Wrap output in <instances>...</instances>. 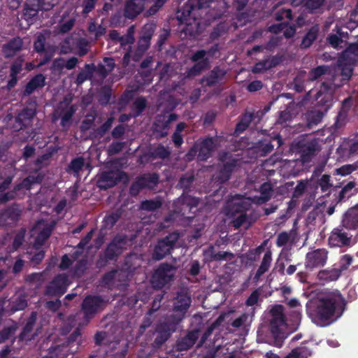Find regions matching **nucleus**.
<instances>
[{"label":"nucleus","instance_id":"4c0bfd02","mask_svg":"<svg viewBox=\"0 0 358 358\" xmlns=\"http://www.w3.org/2000/svg\"><path fill=\"white\" fill-rule=\"evenodd\" d=\"M148 102L144 96L137 97L131 106V112L133 114V118L139 117L145 110Z\"/></svg>","mask_w":358,"mask_h":358},{"label":"nucleus","instance_id":"774afa93","mask_svg":"<svg viewBox=\"0 0 358 358\" xmlns=\"http://www.w3.org/2000/svg\"><path fill=\"white\" fill-rule=\"evenodd\" d=\"M45 38L43 34H39L34 43V49L38 53L45 52Z\"/></svg>","mask_w":358,"mask_h":358},{"label":"nucleus","instance_id":"bf43d9fd","mask_svg":"<svg viewBox=\"0 0 358 358\" xmlns=\"http://www.w3.org/2000/svg\"><path fill=\"white\" fill-rule=\"evenodd\" d=\"M271 69V68L270 66L269 59H265L255 64L252 69V72L254 73H259Z\"/></svg>","mask_w":358,"mask_h":358},{"label":"nucleus","instance_id":"338daca9","mask_svg":"<svg viewBox=\"0 0 358 358\" xmlns=\"http://www.w3.org/2000/svg\"><path fill=\"white\" fill-rule=\"evenodd\" d=\"M329 45L334 48H341V44L343 43V40L341 37V36H338L337 34H331L328 36L327 38Z\"/></svg>","mask_w":358,"mask_h":358},{"label":"nucleus","instance_id":"f257e3e1","mask_svg":"<svg viewBox=\"0 0 358 358\" xmlns=\"http://www.w3.org/2000/svg\"><path fill=\"white\" fill-rule=\"evenodd\" d=\"M191 302V297L187 293H178L173 301V313L163 317L156 325V336L152 343L154 348H160L177 330L178 326L185 318Z\"/></svg>","mask_w":358,"mask_h":358},{"label":"nucleus","instance_id":"f8f14e48","mask_svg":"<svg viewBox=\"0 0 358 358\" xmlns=\"http://www.w3.org/2000/svg\"><path fill=\"white\" fill-rule=\"evenodd\" d=\"M276 141L278 146L282 144V140L280 134H275L273 136H266L257 141L252 149L257 157H266L271 153L274 148L272 142Z\"/></svg>","mask_w":358,"mask_h":358},{"label":"nucleus","instance_id":"4d7b16f0","mask_svg":"<svg viewBox=\"0 0 358 358\" xmlns=\"http://www.w3.org/2000/svg\"><path fill=\"white\" fill-rule=\"evenodd\" d=\"M24 62V58L23 56H19L17 57L10 66V74L17 76L22 69Z\"/></svg>","mask_w":358,"mask_h":358},{"label":"nucleus","instance_id":"09e8293b","mask_svg":"<svg viewBox=\"0 0 358 358\" xmlns=\"http://www.w3.org/2000/svg\"><path fill=\"white\" fill-rule=\"evenodd\" d=\"M27 254L29 255L28 259L33 266L40 264L45 257V251L37 248L34 252H30Z\"/></svg>","mask_w":358,"mask_h":358},{"label":"nucleus","instance_id":"ddd939ff","mask_svg":"<svg viewBox=\"0 0 358 358\" xmlns=\"http://www.w3.org/2000/svg\"><path fill=\"white\" fill-rule=\"evenodd\" d=\"M328 251L324 248H318L308 252L306 255L305 267L312 271L314 268L324 266L327 263Z\"/></svg>","mask_w":358,"mask_h":358},{"label":"nucleus","instance_id":"e433bc0d","mask_svg":"<svg viewBox=\"0 0 358 358\" xmlns=\"http://www.w3.org/2000/svg\"><path fill=\"white\" fill-rule=\"evenodd\" d=\"M341 275V272L336 267V265L333 268L329 269H324L319 271L318 278L320 280L325 282L335 281L339 278Z\"/></svg>","mask_w":358,"mask_h":358},{"label":"nucleus","instance_id":"473e14b6","mask_svg":"<svg viewBox=\"0 0 358 358\" xmlns=\"http://www.w3.org/2000/svg\"><path fill=\"white\" fill-rule=\"evenodd\" d=\"M36 316L34 312H32L31 316L27 320L24 327H23L20 334L19 335V339L20 341H29L32 338L31 334L34 329L36 324Z\"/></svg>","mask_w":358,"mask_h":358},{"label":"nucleus","instance_id":"37998d69","mask_svg":"<svg viewBox=\"0 0 358 358\" xmlns=\"http://www.w3.org/2000/svg\"><path fill=\"white\" fill-rule=\"evenodd\" d=\"M54 228V224H50L44 227L38 234L36 238V244L42 245L51 236Z\"/></svg>","mask_w":358,"mask_h":358},{"label":"nucleus","instance_id":"c9c22d12","mask_svg":"<svg viewBox=\"0 0 358 358\" xmlns=\"http://www.w3.org/2000/svg\"><path fill=\"white\" fill-rule=\"evenodd\" d=\"M271 262H272L271 251L267 250L264 255L261 264L255 275L254 280H258L259 279V278L263 274H264L266 271H268V269L271 266Z\"/></svg>","mask_w":358,"mask_h":358},{"label":"nucleus","instance_id":"58836bf2","mask_svg":"<svg viewBox=\"0 0 358 358\" xmlns=\"http://www.w3.org/2000/svg\"><path fill=\"white\" fill-rule=\"evenodd\" d=\"M209 66V58H206L203 60L196 62L187 71V77L196 76L199 75L203 70L208 69Z\"/></svg>","mask_w":358,"mask_h":358},{"label":"nucleus","instance_id":"412c9836","mask_svg":"<svg viewBox=\"0 0 358 358\" xmlns=\"http://www.w3.org/2000/svg\"><path fill=\"white\" fill-rule=\"evenodd\" d=\"M174 206L176 207L174 213L181 216H185L186 210H192V208L196 207V203L193 197L182 194L178 200L174 202Z\"/></svg>","mask_w":358,"mask_h":358},{"label":"nucleus","instance_id":"f03ea898","mask_svg":"<svg viewBox=\"0 0 358 358\" xmlns=\"http://www.w3.org/2000/svg\"><path fill=\"white\" fill-rule=\"evenodd\" d=\"M346 301L340 292H331L320 297L309 315L317 325L325 327L336 320L343 314Z\"/></svg>","mask_w":358,"mask_h":358},{"label":"nucleus","instance_id":"a18cd8bd","mask_svg":"<svg viewBox=\"0 0 358 358\" xmlns=\"http://www.w3.org/2000/svg\"><path fill=\"white\" fill-rule=\"evenodd\" d=\"M66 346L64 344L52 345L48 352V355L42 358H59L65 355L64 350Z\"/></svg>","mask_w":358,"mask_h":358},{"label":"nucleus","instance_id":"79ce46f5","mask_svg":"<svg viewBox=\"0 0 358 358\" xmlns=\"http://www.w3.org/2000/svg\"><path fill=\"white\" fill-rule=\"evenodd\" d=\"M84 166V158L83 157H77L71 161L66 168V171L69 173H73L74 176H78Z\"/></svg>","mask_w":358,"mask_h":358},{"label":"nucleus","instance_id":"e2e57ef3","mask_svg":"<svg viewBox=\"0 0 358 358\" xmlns=\"http://www.w3.org/2000/svg\"><path fill=\"white\" fill-rule=\"evenodd\" d=\"M194 180V177L193 176H182L180 178L178 187L181 189H183L184 191H187L190 189L193 182Z\"/></svg>","mask_w":358,"mask_h":358},{"label":"nucleus","instance_id":"603ef678","mask_svg":"<svg viewBox=\"0 0 358 358\" xmlns=\"http://www.w3.org/2000/svg\"><path fill=\"white\" fill-rule=\"evenodd\" d=\"M156 29V24L155 23H147L145 24L141 31V36L143 41L148 42L150 41Z\"/></svg>","mask_w":358,"mask_h":358},{"label":"nucleus","instance_id":"13d9d810","mask_svg":"<svg viewBox=\"0 0 358 358\" xmlns=\"http://www.w3.org/2000/svg\"><path fill=\"white\" fill-rule=\"evenodd\" d=\"M330 178L331 177L329 175L324 174L318 180L317 184L320 187L322 193L329 192L331 187H332V184L330 182Z\"/></svg>","mask_w":358,"mask_h":358},{"label":"nucleus","instance_id":"de8ad7c7","mask_svg":"<svg viewBox=\"0 0 358 358\" xmlns=\"http://www.w3.org/2000/svg\"><path fill=\"white\" fill-rule=\"evenodd\" d=\"M329 67L327 65H320L312 69L308 73V80L315 81L326 74Z\"/></svg>","mask_w":358,"mask_h":358},{"label":"nucleus","instance_id":"ea45409f","mask_svg":"<svg viewBox=\"0 0 358 358\" xmlns=\"http://www.w3.org/2000/svg\"><path fill=\"white\" fill-rule=\"evenodd\" d=\"M194 8V6L189 1L186 2L183 6L179 7L176 13L178 20L181 23L185 22L190 17Z\"/></svg>","mask_w":358,"mask_h":358},{"label":"nucleus","instance_id":"3c124183","mask_svg":"<svg viewBox=\"0 0 358 358\" xmlns=\"http://www.w3.org/2000/svg\"><path fill=\"white\" fill-rule=\"evenodd\" d=\"M87 268V260L86 259H81L77 262L73 267V275L75 277H82Z\"/></svg>","mask_w":358,"mask_h":358},{"label":"nucleus","instance_id":"4be33fe9","mask_svg":"<svg viewBox=\"0 0 358 358\" xmlns=\"http://www.w3.org/2000/svg\"><path fill=\"white\" fill-rule=\"evenodd\" d=\"M146 0H128L125 4V16L134 19L144 10Z\"/></svg>","mask_w":358,"mask_h":358},{"label":"nucleus","instance_id":"0e129e2a","mask_svg":"<svg viewBox=\"0 0 358 358\" xmlns=\"http://www.w3.org/2000/svg\"><path fill=\"white\" fill-rule=\"evenodd\" d=\"M125 145L124 142L114 141L113 142L108 148V153L109 155H114L120 153Z\"/></svg>","mask_w":358,"mask_h":358},{"label":"nucleus","instance_id":"4468645a","mask_svg":"<svg viewBox=\"0 0 358 358\" xmlns=\"http://www.w3.org/2000/svg\"><path fill=\"white\" fill-rule=\"evenodd\" d=\"M178 117L176 113H171L167 117L165 115H158L152 125L154 133L159 138L166 137L171 123L176 121Z\"/></svg>","mask_w":358,"mask_h":358},{"label":"nucleus","instance_id":"423d86ee","mask_svg":"<svg viewBox=\"0 0 358 358\" xmlns=\"http://www.w3.org/2000/svg\"><path fill=\"white\" fill-rule=\"evenodd\" d=\"M178 239L179 234L177 232L171 233L159 239L155 246L152 259L159 261L170 255Z\"/></svg>","mask_w":358,"mask_h":358},{"label":"nucleus","instance_id":"b1692460","mask_svg":"<svg viewBox=\"0 0 358 358\" xmlns=\"http://www.w3.org/2000/svg\"><path fill=\"white\" fill-rule=\"evenodd\" d=\"M198 338L199 331L197 330L189 331L186 336L177 341V350L178 351H185L190 349L196 343Z\"/></svg>","mask_w":358,"mask_h":358},{"label":"nucleus","instance_id":"8fccbe9b","mask_svg":"<svg viewBox=\"0 0 358 358\" xmlns=\"http://www.w3.org/2000/svg\"><path fill=\"white\" fill-rule=\"evenodd\" d=\"M112 95V90L109 86H103L99 92V102L102 106H106L109 103Z\"/></svg>","mask_w":358,"mask_h":358},{"label":"nucleus","instance_id":"c756f323","mask_svg":"<svg viewBox=\"0 0 358 358\" xmlns=\"http://www.w3.org/2000/svg\"><path fill=\"white\" fill-rule=\"evenodd\" d=\"M285 322V318L282 313L278 315H274L271 319L270 322V331L275 340L282 339L283 338V334L280 327L284 325Z\"/></svg>","mask_w":358,"mask_h":358},{"label":"nucleus","instance_id":"393cba45","mask_svg":"<svg viewBox=\"0 0 358 358\" xmlns=\"http://www.w3.org/2000/svg\"><path fill=\"white\" fill-rule=\"evenodd\" d=\"M237 159H233L224 163L220 170L217 173L215 178L216 181L219 182L220 184L228 181L231 178L234 168L237 166Z\"/></svg>","mask_w":358,"mask_h":358},{"label":"nucleus","instance_id":"cd10ccee","mask_svg":"<svg viewBox=\"0 0 358 358\" xmlns=\"http://www.w3.org/2000/svg\"><path fill=\"white\" fill-rule=\"evenodd\" d=\"M45 85V78L42 73L34 76L26 85L24 96H29L38 88H42Z\"/></svg>","mask_w":358,"mask_h":358},{"label":"nucleus","instance_id":"9d476101","mask_svg":"<svg viewBox=\"0 0 358 358\" xmlns=\"http://www.w3.org/2000/svg\"><path fill=\"white\" fill-rule=\"evenodd\" d=\"M298 148L303 164L311 162L321 150L320 139L317 138H314L304 143H299Z\"/></svg>","mask_w":358,"mask_h":358},{"label":"nucleus","instance_id":"2f4dec72","mask_svg":"<svg viewBox=\"0 0 358 358\" xmlns=\"http://www.w3.org/2000/svg\"><path fill=\"white\" fill-rule=\"evenodd\" d=\"M326 113V112L319 108L308 111L306 114L307 127L311 129L314 126L317 125L322 121Z\"/></svg>","mask_w":358,"mask_h":358},{"label":"nucleus","instance_id":"6ab92c4d","mask_svg":"<svg viewBox=\"0 0 358 358\" xmlns=\"http://www.w3.org/2000/svg\"><path fill=\"white\" fill-rule=\"evenodd\" d=\"M76 112L75 105L66 103L64 106H59L56 113L61 118L60 125L62 127H69L71 124L72 118Z\"/></svg>","mask_w":358,"mask_h":358},{"label":"nucleus","instance_id":"2eb2a0df","mask_svg":"<svg viewBox=\"0 0 358 358\" xmlns=\"http://www.w3.org/2000/svg\"><path fill=\"white\" fill-rule=\"evenodd\" d=\"M351 268L350 269V272L353 275L358 276V254L357 253L355 256H352L349 254H345L342 255L339 261L338 262V265H336V267L342 274L343 272L349 269L350 266Z\"/></svg>","mask_w":358,"mask_h":358},{"label":"nucleus","instance_id":"680f3d73","mask_svg":"<svg viewBox=\"0 0 358 358\" xmlns=\"http://www.w3.org/2000/svg\"><path fill=\"white\" fill-rule=\"evenodd\" d=\"M352 64L345 62L344 64H341V75L343 77V80H349L353 73V68L351 66Z\"/></svg>","mask_w":358,"mask_h":358},{"label":"nucleus","instance_id":"c03bdc74","mask_svg":"<svg viewBox=\"0 0 358 358\" xmlns=\"http://www.w3.org/2000/svg\"><path fill=\"white\" fill-rule=\"evenodd\" d=\"M162 205V201L160 197H157L155 199H149L143 201L141 203V209L147 211H155Z\"/></svg>","mask_w":358,"mask_h":358},{"label":"nucleus","instance_id":"bb28decb","mask_svg":"<svg viewBox=\"0 0 358 358\" xmlns=\"http://www.w3.org/2000/svg\"><path fill=\"white\" fill-rule=\"evenodd\" d=\"M41 10L43 9L41 0H27L23 12L24 17L27 21L31 20Z\"/></svg>","mask_w":358,"mask_h":358},{"label":"nucleus","instance_id":"69168bd1","mask_svg":"<svg viewBox=\"0 0 358 358\" xmlns=\"http://www.w3.org/2000/svg\"><path fill=\"white\" fill-rule=\"evenodd\" d=\"M274 16H275V19L277 21H281V20H284L285 18H287V19L291 20H292V11L289 8H287V9L282 8V9L278 10L275 13Z\"/></svg>","mask_w":358,"mask_h":358},{"label":"nucleus","instance_id":"20e7f679","mask_svg":"<svg viewBox=\"0 0 358 358\" xmlns=\"http://www.w3.org/2000/svg\"><path fill=\"white\" fill-rule=\"evenodd\" d=\"M106 305V301L100 295H87L82 301L81 311L83 318L89 322L97 313L102 311Z\"/></svg>","mask_w":358,"mask_h":358},{"label":"nucleus","instance_id":"39448f33","mask_svg":"<svg viewBox=\"0 0 358 358\" xmlns=\"http://www.w3.org/2000/svg\"><path fill=\"white\" fill-rule=\"evenodd\" d=\"M176 268L171 264L162 263L152 275L150 282L155 289H162L173 280Z\"/></svg>","mask_w":358,"mask_h":358},{"label":"nucleus","instance_id":"9b49d317","mask_svg":"<svg viewBox=\"0 0 358 358\" xmlns=\"http://www.w3.org/2000/svg\"><path fill=\"white\" fill-rule=\"evenodd\" d=\"M68 276L65 273H59L49 282L45 288V294L49 296H61L67 289Z\"/></svg>","mask_w":358,"mask_h":358},{"label":"nucleus","instance_id":"aec40b11","mask_svg":"<svg viewBox=\"0 0 358 358\" xmlns=\"http://www.w3.org/2000/svg\"><path fill=\"white\" fill-rule=\"evenodd\" d=\"M23 41L16 36L10 39L2 47V52L5 58H12L22 50Z\"/></svg>","mask_w":358,"mask_h":358},{"label":"nucleus","instance_id":"5fc2aeb1","mask_svg":"<svg viewBox=\"0 0 358 358\" xmlns=\"http://www.w3.org/2000/svg\"><path fill=\"white\" fill-rule=\"evenodd\" d=\"M261 199L263 202L268 201L272 196L273 188L269 182H264L259 187Z\"/></svg>","mask_w":358,"mask_h":358},{"label":"nucleus","instance_id":"6e6d98bb","mask_svg":"<svg viewBox=\"0 0 358 358\" xmlns=\"http://www.w3.org/2000/svg\"><path fill=\"white\" fill-rule=\"evenodd\" d=\"M113 121L114 118L113 117H108L103 124L96 129V136L103 137L111 128Z\"/></svg>","mask_w":358,"mask_h":358},{"label":"nucleus","instance_id":"dca6fc26","mask_svg":"<svg viewBox=\"0 0 358 358\" xmlns=\"http://www.w3.org/2000/svg\"><path fill=\"white\" fill-rule=\"evenodd\" d=\"M21 215V210L15 203L7 207L0 213V224L5 226L15 224Z\"/></svg>","mask_w":358,"mask_h":358},{"label":"nucleus","instance_id":"a878e982","mask_svg":"<svg viewBox=\"0 0 358 358\" xmlns=\"http://www.w3.org/2000/svg\"><path fill=\"white\" fill-rule=\"evenodd\" d=\"M320 32V26L317 24H313L309 28L303 37L302 38L301 42L299 45L301 49L309 48L313 43L317 40Z\"/></svg>","mask_w":358,"mask_h":358},{"label":"nucleus","instance_id":"a19ab883","mask_svg":"<svg viewBox=\"0 0 358 358\" xmlns=\"http://www.w3.org/2000/svg\"><path fill=\"white\" fill-rule=\"evenodd\" d=\"M356 185L355 182L350 181L348 182L340 191L338 196V202L345 201L352 195L357 193V190L355 189Z\"/></svg>","mask_w":358,"mask_h":358},{"label":"nucleus","instance_id":"c85d7f7f","mask_svg":"<svg viewBox=\"0 0 358 358\" xmlns=\"http://www.w3.org/2000/svg\"><path fill=\"white\" fill-rule=\"evenodd\" d=\"M343 61L350 64L358 62V41L350 44L342 53L341 62Z\"/></svg>","mask_w":358,"mask_h":358},{"label":"nucleus","instance_id":"5701e85b","mask_svg":"<svg viewBox=\"0 0 358 358\" xmlns=\"http://www.w3.org/2000/svg\"><path fill=\"white\" fill-rule=\"evenodd\" d=\"M225 74L223 69L215 66L202 78L201 83H205L207 87H213L224 79Z\"/></svg>","mask_w":358,"mask_h":358},{"label":"nucleus","instance_id":"7c9ffc66","mask_svg":"<svg viewBox=\"0 0 358 358\" xmlns=\"http://www.w3.org/2000/svg\"><path fill=\"white\" fill-rule=\"evenodd\" d=\"M248 210V204L245 201L232 202L227 204L225 208L226 215L229 217H234L238 215L245 213Z\"/></svg>","mask_w":358,"mask_h":358},{"label":"nucleus","instance_id":"6e6552de","mask_svg":"<svg viewBox=\"0 0 358 358\" xmlns=\"http://www.w3.org/2000/svg\"><path fill=\"white\" fill-rule=\"evenodd\" d=\"M345 229L344 227L340 225L331 231L328 238L331 248H349L353 245L352 235Z\"/></svg>","mask_w":358,"mask_h":358},{"label":"nucleus","instance_id":"f704fd0d","mask_svg":"<svg viewBox=\"0 0 358 358\" xmlns=\"http://www.w3.org/2000/svg\"><path fill=\"white\" fill-rule=\"evenodd\" d=\"M122 214V213L120 210H116L106 214L102 222L101 229H111L120 219Z\"/></svg>","mask_w":358,"mask_h":358},{"label":"nucleus","instance_id":"0eeeda50","mask_svg":"<svg viewBox=\"0 0 358 358\" xmlns=\"http://www.w3.org/2000/svg\"><path fill=\"white\" fill-rule=\"evenodd\" d=\"M315 108L327 111L332 107L334 102V90L331 83H322L319 90L315 95Z\"/></svg>","mask_w":358,"mask_h":358},{"label":"nucleus","instance_id":"864d4df0","mask_svg":"<svg viewBox=\"0 0 358 358\" xmlns=\"http://www.w3.org/2000/svg\"><path fill=\"white\" fill-rule=\"evenodd\" d=\"M165 294L166 293L164 292H162L161 293H159L155 296L151 307L148 310L149 315H152V314H154L155 312L159 310L162 306V301L164 299Z\"/></svg>","mask_w":358,"mask_h":358},{"label":"nucleus","instance_id":"a211bd4d","mask_svg":"<svg viewBox=\"0 0 358 358\" xmlns=\"http://www.w3.org/2000/svg\"><path fill=\"white\" fill-rule=\"evenodd\" d=\"M198 148V159L199 161H206L211 157L212 152L215 148V141L212 137L204 138L199 143H196Z\"/></svg>","mask_w":358,"mask_h":358},{"label":"nucleus","instance_id":"f3484780","mask_svg":"<svg viewBox=\"0 0 358 358\" xmlns=\"http://www.w3.org/2000/svg\"><path fill=\"white\" fill-rule=\"evenodd\" d=\"M341 225L348 230L358 229V203L343 214Z\"/></svg>","mask_w":358,"mask_h":358},{"label":"nucleus","instance_id":"72a5a7b5","mask_svg":"<svg viewBox=\"0 0 358 358\" xmlns=\"http://www.w3.org/2000/svg\"><path fill=\"white\" fill-rule=\"evenodd\" d=\"M255 118L253 113H245L239 117V121L236 125L235 133L236 134H242L250 126L251 122Z\"/></svg>","mask_w":358,"mask_h":358},{"label":"nucleus","instance_id":"052dcab7","mask_svg":"<svg viewBox=\"0 0 358 358\" xmlns=\"http://www.w3.org/2000/svg\"><path fill=\"white\" fill-rule=\"evenodd\" d=\"M292 350L295 352L298 358H308L311 355L310 350L303 343Z\"/></svg>","mask_w":358,"mask_h":358},{"label":"nucleus","instance_id":"1a4fd4ad","mask_svg":"<svg viewBox=\"0 0 358 358\" xmlns=\"http://www.w3.org/2000/svg\"><path fill=\"white\" fill-rule=\"evenodd\" d=\"M127 177V173L119 169L105 171L99 176L97 186L101 189L106 190L115 187L123 178Z\"/></svg>","mask_w":358,"mask_h":358},{"label":"nucleus","instance_id":"49530a36","mask_svg":"<svg viewBox=\"0 0 358 358\" xmlns=\"http://www.w3.org/2000/svg\"><path fill=\"white\" fill-rule=\"evenodd\" d=\"M210 257L212 260L218 262L222 260L231 261L235 256L234 253L229 251H219L216 252L213 247H212Z\"/></svg>","mask_w":358,"mask_h":358},{"label":"nucleus","instance_id":"7ed1b4c3","mask_svg":"<svg viewBox=\"0 0 358 358\" xmlns=\"http://www.w3.org/2000/svg\"><path fill=\"white\" fill-rule=\"evenodd\" d=\"M129 237L124 234H116L107 245L103 251V256H100L97 261V266H104L109 261L116 260L117 257L127 249L129 244Z\"/></svg>","mask_w":358,"mask_h":358}]
</instances>
